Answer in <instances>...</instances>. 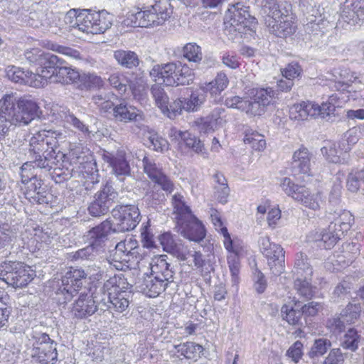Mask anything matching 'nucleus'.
I'll return each mask as SVG.
<instances>
[{
  "instance_id": "nucleus-45",
  "label": "nucleus",
  "mask_w": 364,
  "mask_h": 364,
  "mask_svg": "<svg viewBox=\"0 0 364 364\" xmlns=\"http://www.w3.org/2000/svg\"><path fill=\"white\" fill-rule=\"evenodd\" d=\"M331 346V343L326 338L316 339L308 353L311 358H315L323 355Z\"/></svg>"
},
{
  "instance_id": "nucleus-15",
  "label": "nucleus",
  "mask_w": 364,
  "mask_h": 364,
  "mask_svg": "<svg viewBox=\"0 0 364 364\" xmlns=\"http://www.w3.org/2000/svg\"><path fill=\"white\" fill-rule=\"evenodd\" d=\"M142 164L144 171L150 180L159 185L166 193H170L173 191L174 184L164 173L161 167L156 164L153 158L144 156L142 159Z\"/></svg>"
},
{
  "instance_id": "nucleus-35",
  "label": "nucleus",
  "mask_w": 364,
  "mask_h": 364,
  "mask_svg": "<svg viewBox=\"0 0 364 364\" xmlns=\"http://www.w3.org/2000/svg\"><path fill=\"white\" fill-rule=\"evenodd\" d=\"M307 256L303 253L296 255L293 274L296 277L311 278L313 270L311 266L308 262Z\"/></svg>"
},
{
  "instance_id": "nucleus-6",
  "label": "nucleus",
  "mask_w": 364,
  "mask_h": 364,
  "mask_svg": "<svg viewBox=\"0 0 364 364\" xmlns=\"http://www.w3.org/2000/svg\"><path fill=\"white\" fill-rule=\"evenodd\" d=\"M35 276V272L21 262H4L0 266V279L14 288L26 287Z\"/></svg>"
},
{
  "instance_id": "nucleus-38",
  "label": "nucleus",
  "mask_w": 364,
  "mask_h": 364,
  "mask_svg": "<svg viewBox=\"0 0 364 364\" xmlns=\"http://www.w3.org/2000/svg\"><path fill=\"white\" fill-rule=\"evenodd\" d=\"M210 215L214 226L216 229L220 228V232L224 237L223 242L226 250L228 251H236L233 249L232 240L228 233V229L225 227H223V222L219 212L214 208H210Z\"/></svg>"
},
{
  "instance_id": "nucleus-50",
  "label": "nucleus",
  "mask_w": 364,
  "mask_h": 364,
  "mask_svg": "<svg viewBox=\"0 0 364 364\" xmlns=\"http://www.w3.org/2000/svg\"><path fill=\"white\" fill-rule=\"evenodd\" d=\"M267 109V108L258 100H255V97L250 100H245V106L242 107V111L251 116H261Z\"/></svg>"
},
{
  "instance_id": "nucleus-56",
  "label": "nucleus",
  "mask_w": 364,
  "mask_h": 364,
  "mask_svg": "<svg viewBox=\"0 0 364 364\" xmlns=\"http://www.w3.org/2000/svg\"><path fill=\"white\" fill-rule=\"evenodd\" d=\"M347 324L342 316L340 314H336L332 318L327 320L326 326L333 333L337 334L341 333L344 328L345 325Z\"/></svg>"
},
{
  "instance_id": "nucleus-63",
  "label": "nucleus",
  "mask_w": 364,
  "mask_h": 364,
  "mask_svg": "<svg viewBox=\"0 0 364 364\" xmlns=\"http://www.w3.org/2000/svg\"><path fill=\"white\" fill-rule=\"evenodd\" d=\"M159 240L163 247V250L170 254L175 250V248H176V246L178 245V243L174 240L173 236L170 232L163 233L159 236Z\"/></svg>"
},
{
  "instance_id": "nucleus-60",
  "label": "nucleus",
  "mask_w": 364,
  "mask_h": 364,
  "mask_svg": "<svg viewBox=\"0 0 364 364\" xmlns=\"http://www.w3.org/2000/svg\"><path fill=\"white\" fill-rule=\"evenodd\" d=\"M36 167L34 163L29 161L24 163L21 168V177L23 183H28L29 181H33L36 178V173H34V168Z\"/></svg>"
},
{
  "instance_id": "nucleus-29",
  "label": "nucleus",
  "mask_w": 364,
  "mask_h": 364,
  "mask_svg": "<svg viewBox=\"0 0 364 364\" xmlns=\"http://www.w3.org/2000/svg\"><path fill=\"white\" fill-rule=\"evenodd\" d=\"M104 158L117 176H125L130 174L131 168L123 151H118L115 154H108L105 155Z\"/></svg>"
},
{
  "instance_id": "nucleus-36",
  "label": "nucleus",
  "mask_w": 364,
  "mask_h": 364,
  "mask_svg": "<svg viewBox=\"0 0 364 364\" xmlns=\"http://www.w3.org/2000/svg\"><path fill=\"white\" fill-rule=\"evenodd\" d=\"M299 308L297 302L294 303V306L291 304H284L281 309L282 319L290 325H299L302 317V313Z\"/></svg>"
},
{
  "instance_id": "nucleus-40",
  "label": "nucleus",
  "mask_w": 364,
  "mask_h": 364,
  "mask_svg": "<svg viewBox=\"0 0 364 364\" xmlns=\"http://www.w3.org/2000/svg\"><path fill=\"white\" fill-rule=\"evenodd\" d=\"M243 141L245 144H250L256 151H263L266 147L264 136L252 129H245Z\"/></svg>"
},
{
  "instance_id": "nucleus-64",
  "label": "nucleus",
  "mask_w": 364,
  "mask_h": 364,
  "mask_svg": "<svg viewBox=\"0 0 364 364\" xmlns=\"http://www.w3.org/2000/svg\"><path fill=\"white\" fill-rule=\"evenodd\" d=\"M149 141L154 150L164 152L168 149V143L166 139L159 136L155 133H149Z\"/></svg>"
},
{
  "instance_id": "nucleus-62",
  "label": "nucleus",
  "mask_w": 364,
  "mask_h": 364,
  "mask_svg": "<svg viewBox=\"0 0 364 364\" xmlns=\"http://www.w3.org/2000/svg\"><path fill=\"white\" fill-rule=\"evenodd\" d=\"M50 197V195L43 187L36 193H28V200L33 203L47 204L49 203Z\"/></svg>"
},
{
  "instance_id": "nucleus-24",
  "label": "nucleus",
  "mask_w": 364,
  "mask_h": 364,
  "mask_svg": "<svg viewBox=\"0 0 364 364\" xmlns=\"http://www.w3.org/2000/svg\"><path fill=\"white\" fill-rule=\"evenodd\" d=\"M166 282L151 272L146 274L140 282L139 288L143 294L149 297H156L163 292L167 287Z\"/></svg>"
},
{
  "instance_id": "nucleus-7",
  "label": "nucleus",
  "mask_w": 364,
  "mask_h": 364,
  "mask_svg": "<svg viewBox=\"0 0 364 364\" xmlns=\"http://www.w3.org/2000/svg\"><path fill=\"white\" fill-rule=\"evenodd\" d=\"M117 278L114 277L107 280L100 291L103 294L100 304L117 312L124 311L129 306V292L121 291L117 285Z\"/></svg>"
},
{
  "instance_id": "nucleus-31",
  "label": "nucleus",
  "mask_w": 364,
  "mask_h": 364,
  "mask_svg": "<svg viewBox=\"0 0 364 364\" xmlns=\"http://www.w3.org/2000/svg\"><path fill=\"white\" fill-rule=\"evenodd\" d=\"M59 146L44 145L43 151H42L41 156L43 158H37L38 161H36V166L37 168H46L50 170L58 161L57 158L61 154L57 149Z\"/></svg>"
},
{
  "instance_id": "nucleus-32",
  "label": "nucleus",
  "mask_w": 364,
  "mask_h": 364,
  "mask_svg": "<svg viewBox=\"0 0 364 364\" xmlns=\"http://www.w3.org/2000/svg\"><path fill=\"white\" fill-rule=\"evenodd\" d=\"M113 56L119 65L128 69L136 68L140 63L138 55L129 50H117Z\"/></svg>"
},
{
  "instance_id": "nucleus-3",
  "label": "nucleus",
  "mask_w": 364,
  "mask_h": 364,
  "mask_svg": "<svg viewBox=\"0 0 364 364\" xmlns=\"http://www.w3.org/2000/svg\"><path fill=\"white\" fill-rule=\"evenodd\" d=\"M169 0H155L136 14H128L124 24L132 27H149L163 24L171 14Z\"/></svg>"
},
{
  "instance_id": "nucleus-37",
  "label": "nucleus",
  "mask_w": 364,
  "mask_h": 364,
  "mask_svg": "<svg viewBox=\"0 0 364 364\" xmlns=\"http://www.w3.org/2000/svg\"><path fill=\"white\" fill-rule=\"evenodd\" d=\"M79 72L69 67L61 65L56 73V77L53 80V82H60L62 84L75 83L79 82L80 78Z\"/></svg>"
},
{
  "instance_id": "nucleus-13",
  "label": "nucleus",
  "mask_w": 364,
  "mask_h": 364,
  "mask_svg": "<svg viewBox=\"0 0 364 364\" xmlns=\"http://www.w3.org/2000/svg\"><path fill=\"white\" fill-rule=\"evenodd\" d=\"M118 198V193L109 183H106L95 194L94 200L88 206L89 213L94 217L107 214Z\"/></svg>"
},
{
  "instance_id": "nucleus-51",
  "label": "nucleus",
  "mask_w": 364,
  "mask_h": 364,
  "mask_svg": "<svg viewBox=\"0 0 364 364\" xmlns=\"http://www.w3.org/2000/svg\"><path fill=\"white\" fill-rule=\"evenodd\" d=\"M151 94L156 105L165 113V110H168V97L164 90L161 86L155 85L151 87Z\"/></svg>"
},
{
  "instance_id": "nucleus-12",
  "label": "nucleus",
  "mask_w": 364,
  "mask_h": 364,
  "mask_svg": "<svg viewBox=\"0 0 364 364\" xmlns=\"http://www.w3.org/2000/svg\"><path fill=\"white\" fill-rule=\"evenodd\" d=\"M114 232L130 231L139 224L140 213L133 205H121L112 210Z\"/></svg>"
},
{
  "instance_id": "nucleus-59",
  "label": "nucleus",
  "mask_w": 364,
  "mask_h": 364,
  "mask_svg": "<svg viewBox=\"0 0 364 364\" xmlns=\"http://www.w3.org/2000/svg\"><path fill=\"white\" fill-rule=\"evenodd\" d=\"M108 81L111 86L117 89L121 93L126 92L127 80L123 74L119 72L112 73L109 77Z\"/></svg>"
},
{
  "instance_id": "nucleus-21",
  "label": "nucleus",
  "mask_w": 364,
  "mask_h": 364,
  "mask_svg": "<svg viewBox=\"0 0 364 364\" xmlns=\"http://www.w3.org/2000/svg\"><path fill=\"white\" fill-rule=\"evenodd\" d=\"M312 154L305 147H301L294 151L292 157L291 169L295 175L311 176Z\"/></svg>"
},
{
  "instance_id": "nucleus-1",
  "label": "nucleus",
  "mask_w": 364,
  "mask_h": 364,
  "mask_svg": "<svg viewBox=\"0 0 364 364\" xmlns=\"http://www.w3.org/2000/svg\"><path fill=\"white\" fill-rule=\"evenodd\" d=\"M40 107L30 96L18 98L6 94L0 99V141L8 134L12 126L28 125L39 116Z\"/></svg>"
},
{
  "instance_id": "nucleus-27",
  "label": "nucleus",
  "mask_w": 364,
  "mask_h": 364,
  "mask_svg": "<svg viewBox=\"0 0 364 364\" xmlns=\"http://www.w3.org/2000/svg\"><path fill=\"white\" fill-rule=\"evenodd\" d=\"M229 80L227 75L223 72L217 74L213 80L204 84L203 90L208 92L214 102H219L221 100V93L228 87Z\"/></svg>"
},
{
  "instance_id": "nucleus-23",
  "label": "nucleus",
  "mask_w": 364,
  "mask_h": 364,
  "mask_svg": "<svg viewBox=\"0 0 364 364\" xmlns=\"http://www.w3.org/2000/svg\"><path fill=\"white\" fill-rule=\"evenodd\" d=\"M151 272L156 275L162 281L166 282L168 285L173 282L175 272L173 267L167 262V255H161L155 256L150 263Z\"/></svg>"
},
{
  "instance_id": "nucleus-28",
  "label": "nucleus",
  "mask_w": 364,
  "mask_h": 364,
  "mask_svg": "<svg viewBox=\"0 0 364 364\" xmlns=\"http://www.w3.org/2000/svg\"><path fill=\"white\" fill-rule=\"evenodd\" d=\"M64 61L57 55L46 53L42 60V63L38 65L37 72L43 75V77L53 80L56 77L58 68L63 65Z\"/></svg>"
},
{
  "instance_id": "nucleus-47",
  "label": "nucleus",
  "mask_w": 364,
  "mask_h": 364,
  "mask_svg": "<svg viewBox=\"0 0 364 364\" xmlns=\"http://www.w3.org/2000/svg\"><path fill=\"white\" fill-rule=\"evenodd\" d=\"M360 340V335L358 331L353 328H349L343 338L341 345L344 348L355 351L358 348Z\"/></svg>"
},
{
  "instance_id": "nucleus-57",
  "label": "nucleus",
  "mask_w": 364,
  "mask_h": 364,
  "mask_svg": "<svg viewBox=\"0 0 364 364\" xmlns=\"http://www.w3.org/2000/svg\"><path fill=\"white\" fill-rule=\"evenodd\" d=\"M8 78L16 83L24 84L26 71L14 65H9L6 69Z\"/></svg>"
},
{
  "instance_id": "nucleus-55",
  "label": "nucleus",
  "mask_w": 364,
  "mask_h": 364,
  "mask_svg": "<svg viewBox=\"0 0 364 364\" xmlns=\"http://www.w3.org/2000/svg\"><path fill=\"white\" fill-rule=\"evenodd\" d=\"M233 249L236 251H230L233 254L228 257V263L232 277V282L236 284L238 283L239 280L238 274L240 272V262L237 255L238 250L234 246Z\"/></svg>"
},
{
  "instance_id": "nucleus-19",
  "label": "nucleus",
  "mask_w": 364,
  "mask_h": 364,
  "mask_svg": "<svg viewBox=\"0 0 364 364\" xmlns=\"http://www.w3.org/2000/svg\"><path fill=\"white\" fill-rule=\"evenodd\" d=\"M255 20V18H251L247 8L240 3L232 5L225 14V21H229L230 26L239 31L242 28L249 26Z\"/></svg>"
},
{
  "instance_id": "nucleus-33",
  "label": "nucleus",
  "mask_w": 364,
  "mask_h": 364,
  "mask_svg": "<svg viewBox=\"0 0 364 364\" xmlns=\"http://www.w3.org/2000/svg\"><path fill=\"white\" fill-rule=\"evenodd\" d=\"M93 17L88 16V18L97 21V26L92 30L95 34L103 33L112 26L114 16L107 11H93Z\"/></svg>"
},
{
  "instance_id": "nucleus-25",
  "label": "nucleus",
  "mask_w": 364,
  "mask_h": 364,
  "mask_svg": "<svg viewBox=\"0 0 364 364\" xmlns=\"http://www.w3.org/2000/svg\"><path fill=\"white\" fill-rule=\"evenodd\" d=\"M111 232H114V227L111 220H105L98 225L90 229L86 235L87 240L92 245L101 248Z\"/></svg>"
},
{
  "instance_id": "nucleus-16",
  "label": "nucleus",
  "mask_w": 364,
  "mask_h": 364,
  "mask_svg": "<svg viewBox=\"0 0 364 364\" xmlns=\"http://www.w3.org/2000/svg\"><path fill=\"white\" fill-rule=\"evenodd\" d=\"M176 228L183 237L196 242L202 241L206 235L205 226L193 214L176 223Z\"/></svg>"
},
{
  "instance_id": "nucleus-42",
  "label": "nucleus",
  "mask_w": 364,
  "mask_h": 364,
  "mask_svg": "<svg viewBox=\"0 0 364 364\" xmlns=\"http://www.w3.org/2000/svg\"><path fill=\"white\" fill-rule=\"evenodd\" d=\"M173 348L176 352L178 353L188 359L193 358L196 353H200L203 350V347L200 345L196 344L193 342H186L178 345H174Z\"/></svg>"
},
{
  "instance_id": "nucleus-26",
  "label": "nucleus",
  "mask_w": 364,
  "mask_h": 364,
  "mask_svg": "<svg viewBox=\"0 0 364 364\" xmlns=\"http://www.w3.org/2000/svg\"><path fill=\"white\" fill-rule=\"evenodd\" d=\"M112 116L116 121L124 123L144 119L141 111L124 102L114 106Z\"/></svg>"
},
{
  "instance_id": "nucleus-61",
  "label": "nucleus",
  "mask_w": 364,
  "mask_h": 364,
  "mask_svg": "<svg viewBox=\"0 0 364 364\" xmlns=\"http://www.w3.org/2000/svg\"><path fill=\"white\" fill-rule=\"evenodd\" d=\"M65 121L84 135H88L90 134L88 126L77 118L73 114L68 113L65 114Z\"/></svg>"
},
{
  "instance_id": "nucleus-52",
  "label": "nucleus",
  "mask_w": 364,
  "mask_h": 364,
  "mask_svg": "<svg viewBox=\"0 0 364 364\" xmlns=\"http://www.w3.org/2000/svg\"><path fill=\"white\" fill-rule=\"evenodd\" d=\"M311 278L306 279L304 277L295 278L294 287L297 292L302 296L310 299L314 295V291L309 281Z\"/></svg>"
},
{
  "instance_id": "nucleus-17",
  "label": "nucleus",
  "mask_w": 364,
  "mask_h": 364,
  "mask_svg": "<svg viewBox=\"0 0 364 364\" xmlns=\"http://www.w3.org/2000/svg\"><path fill=\"white\" fill-rule=\"evenodd\" d=\"M88 16L93 17V11L82 10L77 14L76 9H70L65 15V21L73 27H77L82 32L95 34L92 30L95 26H97V21H91Z\"/></svg>"
},
{
  "instance_id": "nucleus-39",
  "label": "nucleus",
  "mask_w": 364,
  "mask_h": 364,
  "mask_svg": "<svg viewBox=\"0 0 364 364\" xmlns=\"http://www.w3.org/2000/svg\"><path fill=\"white\" fill-rule=\"evenodd\" d=\"M205 93L203 90V86L198 90L193 91L189 98H184V110L188 112H195L204 103L205 100Z\"/></svg>"
},
{
  "instance_id": "nucleus-9",
  "label": "nucleus",
  "mask_w": 364,
  "mask_h": 364,
  "mask_svg": "<svg viewBox=\"0 0 364 364\" xmlns=\"http://www.w3.org/2000/svg\"><path fill=\"white\" fill-rule=\"evenodd\" d=\"M281 187L287 196L301 203L305 207L314 210L320 209L322 203L320 193L311 194L305 186L296 184L287 177L282 179Z\"/></svg>"
},
{
  "instance_id": "nucleus-53",
  "label": "nucleus",
  "mask_w": 364,
  "mask_h": 364,
  "mask_svg": "<svg viewBox=\"0 0 364 364\" xmlns=\"http://www.w3.org/2000/svg\"><path fill=\"white\" fill-rule=\"evenodd\" d=\"M61 156L63 158H68L70 160L71 164L78 166V168H80V166L87 163L89 161V156L86 155L85 152L81 151L80 147L78 146L72 149L69 152L68 156H66V155L63 154H61Z\"/></svg>"
},
{
  "instance_id": "nucleus-20",
  "label": "nucleus",
  "mask_w": 364,
  "mask_h": 364,
  "mask_svg": "<svg viewBox=\"0 0 364 364\" xmlns=\"http://www.w3.org/2000/svg\"><path fill=\"white\" fill-rule=\"evenodd\" d=\"M137 254L139 252L136 242L129 239L118 242L111 257L114 262L123 264L131 262Z\"/></svg>"
},
{
  "instance_id": "nucleus-48",
  "label": "nucleus",
  "mask_w": 364,
  "mask_h": 364,
  "mask_svg": "<svg viewBox=\"0 0 364 364\" xmlns=\"http://www.w3.org/2000/svg\"><path fill=\"white\" fill-rule=\"evenodd\" d=\"M361 306L358 303H349L341 311L343 319L348 324L354 323L360 316Z\"/></svg>"
},
{
  "instance_id": "nucleus-18",
  "label": "nucleus",
  "mask_w": 364,
  "mask_h": 364,
  "mask_svg": "<svg viewBox=\"0 0 364 364\" xmlns=\"http://www.w3.org/2000/svg\"><path fill=\"white\" fill-rule=\"evenodd\" d=\"M97 303L100 304L97 296L92 298L85 292H81L78 299L73 304L70 314L77 318H87L96 312L97 309Z\"/></svg>"
},
{
  "instance_id": "nucleus-43",
  "label": "nucleus",
  "mask_w": 364,
  "mask_h": 364,
  "mask_svg": "<svg viewBox=\"0 0 364 364\" xmlns=\"http://www.w3.org/2000/svg\"><path fill=\"white\" fill-rule=\"evenodd\" d=\"M275 96L276 92L272 87L257 88L253 95L255 100H258L267 108L273 103Z\"/></svg>"
},
{
  "instance_id": "nucleus-30",
  "label": "nucleus",
  "mask_w": 364,
  "mask_h": 364,
  "mask_svg": "<svg viewBox=\"0 0 364 364\" xmlns=\"http://www.w3.org/2000/svg\"><path fill=\"white\" fill-rule=\"evenodd\" d=\"M321 151L326 159L331 163L344 164L348 161L347 154L341 149L340 141L338 143H329L321 148Z\"/></svg>"
},
{
  "instance_id": "nucleus-41",
  "label": "nucleus",
  "mask_w": 364,
  "mask_h": 364,
  "mask_svg": "<svg viewBox=\"0 0 364 364\" xmlns=\"http://www.w3.org/2000/svg\"><path fill=\"white\" fill-rule=\"evenodd\" d=\"M79 87L81 90H90L103 87L105 82L102 78L94 73H83L80 75Z\"/></svg>"
},
{
  "instance_id": "nucleus-54",
  "label": "nucleus",
  "mask_w": 364,
  "mask_h": 364,
  "mask_svg": "<svg viewBox=\"0 0 364 364\" xmlns=\"http://www.w3.org/2000/svg\"><path fill=\"white\" fill-rule=\"evenodd\" d=\"M48 80L46 77H43L41 73H33L26 70V77L23 85L37 88L43 87L48 84Z\"/></svg>"
},
{
  "instance_id": "nucleus-58",
  "label": "nucleus",
  "mask_w": 364,
  "mask_h": 364,
  "mask_svg": "<svg viewBox=\"0 0 364 364\" xmlns=\"http://www.w3.org/2000/svg\"><path fill=\"white\" fill-rule=\"evenodd\" d=\"M46 52L40 48H33L28 49L24 52V56L26 60L31 64L38 66L42 63V60L46 55Z\"/></svg>"
},
{
  "instance_id": "nucleus-49",
  "label": "nucleus",
  "mask_w": 364,
  "mask_h": 364,
  "mask_svg": "<svg viewBox=\"0 0 364 364\" xmlns=\"http://www.w3.org/2000/svg\"><path fill=\"white\" fill-rule=\"evenodd\" d=\"M183 55L190 62L199 63L203 58L201 48L196 43H187L183 49Z\"/></svg>"
},
{
  "instance_id": "nucleus-22",
  "label": "nucleus",
  "mask_w": 364,
  "mask_h": 364,
  "mask_svg": "<svg viewBox=\"0 0 364 364\" xmlns=\"http://www.w3.org/2000/svg\"><path fill=\"white\" fill-rule=\"evenodd\" d=\"M55 346L56 344L52 342L48 349L46 346L29 349L27 352V355L30 356V358H28L29 364H50L51 361L56 360L58 353Z\"/></svg>"
},
{
  "instance_id": "nucleus-8",
  "label": "nucleus",
  "mask_w": 364,
  "mask_h": 364,
  "mask_svg": "<svg viewBox=\"0 0 364 364\" xmlns=\"http://www.w3.org/2000/svg\"><path fill=\"white\" fill-rule=\"evenodd\" d=\"M335 110L336 106L331 102H323L319 105L314 102L303 101L290 107L289 116L295 120H304L308 117L326 119L333 114Z\"/></svg>"
},
{
  "instance_id": "nucleus-4",
  "label": "nucleus",
  "mask_w": 364,
  "mask_h": 364,
  "mask_svg": "<svg viewBox=\"0 0 364 364\" xmlns=\"http://www.w3.org/2000/svg\"><path fill=\"white\" fill-rule=\"evenodd\" d=\"M262 7L267 15L265 23L270 33L277 37L286 38L295 32L296 26L292 21V16L287 9H281V5L276 0H266Z\"/></svg>"
},
{
  "instance_id": "nucleus-11",
  "label": "nucleus",
  "mask_w": 364,
  "mask_h": 364,
  "mask_svg": "<svg viewBox=\"0 0 364 364\" xmlns=\"http://www.w3.org/2000/svg\"><path fill=\"white\" fill-rule=\"evenodd\" d=\"M85 278V273L82 269H71L68 271L62 277L61 285L56 291L58 301L62 304L70 301L82 289Z\"/></svg>"
},
{
  "instance_id": "nucleus-46",
  "label": "nucleus",
  "mask_w": 364,
  "mask_h": 364,
  "mask_svg": "<svg viewBox=\"0 0 364 364\" xmlns=\"http://www.w3.org/2000/svg\"><path fill=\"white\" fill-rule=\"evenodd\" d=\"M364 183V169L352 171L347 179L348 189L351 192H357Z\"/></svg>"
},
{
  "instance_id": "nucleus-5",
  "label": "nucleus",
  "mask_w": 364,
  "mask_h": 364,
  "mask_svg": "<svg viewBox=\"0 0 364 364\" xmlns=\"http://www.w3.org/2000/svg\"><path fill=\"white\" fill-rule=\"evenodd\" d=\"M150 75L155 81L162 80L168 86L189 85L193 80L192 70L181 62H172L154 65Z\"/></svg>"
},
{
  "instance_id": "nucleus-34",
  "label": "nucleus",
  "mask_w": 364,
  "mask_h": 364,
  "mask_svg": "<svg viewBox=\"0 0 364 364\" xmlns=\"http://www.w3.org/2000/svg\"><path fill=\"white\" fill-rule=\"evenodd\" d=\"M171 204L173 213L176 215V223L193 215L190 207L187 205L185 197L181 193H175L172 196Z\"/></svg>"
},
{
  "instance_id": "nucleus-44",
  "label": "nucleus",
  "mask_w": 364,
  "mask_h": 364,
  "mask_svg": "<svg viewBox=\"0 0 364 364\" xmlns=\"http://www.w3.org/2000/svg\"><path fill=\"white\" fill-rule=\"evenodd\" d=\"M182 141L186 146L197 154H200L204 158L208 157V154L203 151V144L201 141L188 132H184Z\"/></svg>"
},
{
  "instance_id": "nucleus-14",
  "label": "nucleus",
  "mask_w": 364,
  "mask_h": 364,
  "mask_svg": "<svg viewBox=\"0 0 364 364\" xmlns=\"http://www.w3.org/2000/svg\"><path fill=\"white\" fill-rule=\"evenodd\" d=\"M63 139L60 132L52 130H41L34 134L29 139L28 158L36 165L37 158H43L41 156L43 151V146L53 145L59 146V140Z\"/></svg>"
},
{
  "instance_id": "nucleus-10",
  "label": "nucleus",
  "mask_w": 364,
  "mask_h": 364,
  "mask_svg": "<svg viewBox=\"0 0 364 364\" xmlns=\"http://www.w3.org/2000/svg\"><path fill=\"white\" fill-rule=\"evenodd\" d=\"M258 244L272 273L274 275L281 274L284 270L285 255L283 248L278 244L271 242L268 236H261Z\"/></svg>"
},
{
  "instance_id": "nucleus-2",
  "label": "nucleus",
  "mask_w": 364,
  "mask_h": 364,
  "mask_svg": "<svg viewBox=\"0 0 364 364\" xmlns=\"http://www.w3.org/2000/svg\"><path fill=\"white\" fill-rule=\"evenodd\" d=\"M327 228L321 231L311 232L309 238L317 242V246L324 249H331L338 242L341 236L350 230L354 220L352 214L346 210L335 211Z\"/></svg>"
}]
</instances>
